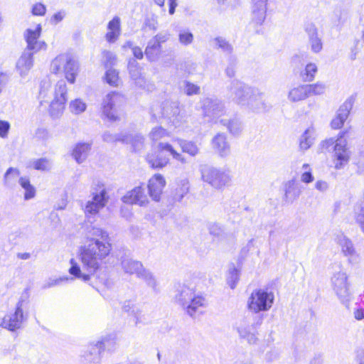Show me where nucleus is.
I'll return each mask as SVG.
<instances>
[{
    "label": "nucleus",
    "mask_w": 364,
    "mask_h": 364,
    "mask_svg": "<svg viewBox=\"0 0 364 364\" xmlns=\"http://www.w3.org/2000/svg\"><path fill=\"white\" fill-rule=\"evenodd\" d=\"M82 235L85 245L80 247L78 254L82 267L75 259H71L68 272L75 278L87 282L100 269L112 246L108 232L100 228L86 225Z\"/></svg>",
    "instance_id": "f257e3e1"
},
{
    "label": "nucleus",
    "mask_w": 364,
    "mask_h": 364,
    "mask_svg": "<svg viewBox=\"0 0 364 364\" xmlns=\"http://www.w3.org/2000/svg\"><path fill=\"white\" fill-rule=\"evenodd\" d=\"M174 298L191 316H193L200 307L205 306V299L200 295H196L194 286L189 283L178 284L176 286Z\"/></svg>",
    "instance_id": "f03ea898"
},
{
    "label": "nucleus",
    "mask_w": 364,
    "mask_h": 364,
    "mask_svg": "<svg viewBox=\"0 0 364 364\" xmlns=\"http://www.w3.org/2000/svg\"><path fill=\"white\" fill-rule=\"evenodd\" d=\"M117 345V336L109 334L95 343H90L82 355L85 364H100L102 353L107 350L112 351Z\"/></svg>",
    "instance_id": "7ed1b4c3"
},
{
    "label": "nucleus",
    "mask_w": 364,
    "mask_h": 364,
    "mask_svg": "<svg viewBox=\"0 0 364 364\" xmlns=\"http://www.w3.org/2000/svg\"><path fill=\"white\" fill-rule=\"evenodd\" d=\"M50 72L54 74L63 73L68 82L73 84L77 75L78 64L71 55L60 54L52 60Z\"/></svg>",
    "instance_id": "20e7f679"
},
{
    "label": "nucleus",
    "mask_w": 364,
    "mask_h": 364,
    "mask_svg": "<svg viewBox=\"0 0 364 364\" xmlns=\"http://www.w3.org/2000/svg\"><path fill=\"white\" fill-rule=\"evenodd\" d=\"M333 289L341 302L347 308L352 298L350 291V283L346 272L340 270L335 272L331 279Z\"/></svg>",
    "instance_id": "39448f33"
},
{
    "label": "nucleus",
    "mask_w": 364,
    "mask_h": 364,
    "mask_svg": "<svg viewBox=\"0 0 364 364\" xmlns=\"http://www.w3.org/2000/svg\"><path fill=\"white\" fill-rule=\"evenodd\" d=\"M251 94L257 95L258 89L250 87L237 80H232L227 86L228 97L240 105L247 104Z\"/></svg>",
    "instance_id": "423d86ee"
},
{
    "label": "nucleus",
    "mask_w": 364,
    "mask_h": 364,
    "mask_svg": "<svg viewBox=\"0 0 364 364\" xmlns=\"http://www.w3.org/2000/svg\"><path fill=\"white\" fill-rule=\"evenodd\" d=\"M274 299V294L264 289L254 291L247 301L248 309L254 312L268 311L272 306Z\"/></svg>",
    "instance_id": "0eeeda50"
},
{
    "label": "nucleus",
    "mask_w": 364,
    "mask_h": 364,
    "mask_svg": "<svg viewBox=\"0 0 364 364\" xmlns=\"http://www.w3.org/2000/svg\"><path fill=\"white\" fill-rule=\"evenodd\" d=\"M125 97L119 92L107 94L102 101V113L111 122L119 119L118 109L125 103Z\"/></svg>",
    "instance_id": "6e6552de"
},
{
    "label": "nucleus",
    "mask_w": 364,
    "mask_h": 364,
    "mask_svg": "<svg viewBox=\"0 0 364 364\" xmlns=\"http://www.w3.org/2000/svg\"><path fill=\"white\" fill-rule=\"evenodd\" d=\"M66 101V82L64 80H60L55 86L54 99L50 105L49 112L53 118H58L62 114Z\"/></svg>",
    "instance_id": "1a4fd4ad"
},
{
    "label": "nucleus",
    "mask_w": 364,
    "mask_h": 364,
    "mask_svg": "<svg viewBox=\"0 0 364 364\" xmlns=\"http://www.w3.org/2000/svg\"><path fill=\"white\" fill-rule=\"evenodd\" d=\"M202 179L212 187L220 189L230 181L229 175L214 167L205 166L201 168Z\"/></svg>",
    "instance_id": "9d476101"
},
{
    "label": "nucleus",
    "mask_w": 364,
    "mask_h": 364,
    "mask_svg": "<svg viewBox=\"0 0 364 364\" xmlns=\"http://www.w3.org/2000/svg\"><path fill=\"white\" fill-rule=\"evenodd\" d=\"M92 200L87 201L85 208L86 215H96L98 213L100 210L106 205L109 198L103 184L100 183L92 188Z\"/></svg>",
    "instance_id": "9b49d317"
},
{
    "label": "nucleus",
    "mask_w": 364,
    "mask_h": 364,
    "mask_svg": "<svg viewBox=\"0 0 364 364\" xmlns=\"http://www.w3.org/2000/svg\"><path fill=\"white\" fill-rule=\"evenodd\" d=\"M24 300L21 298L16 304L14 312L5 315L0 318V327L8 329L10 331H15L21 328L23 323L26 321L23 311Z\"/></svg>",
    "instance_id": "f8f14e48"
},
{
    "label": "nucleus",
    "mask_w": 364,
    "mask_h": 364,
    "mask_svg": "<svg viewBox=\"0 0 364 364\" xmlns=\"http://www.w3.org/2000/svg\"><path fill=\"white\" fill-rule=\"evenodd\" d=\"M203 114L209 122L215 121L224 115V105L218 99L207 97L203 100Z\"/></svg>",
    "instance_id": "ddd939ff"
},
{
    "label": "nucleus",
    "mask_w": 364,
    "mask_h": 364,
    "mask_svg": "<svg viewBox=\"0 0 364 364\" xmlns=\"http://www.w3.org/2000/svg\"><path fill=\"white\" fill-rule=\"evenodd\" d=\"M326 143L328 145H334V156L336 159L335 168L340 169L346 164L349 160V152L346 148V141L343 139L341 135L336 141L333 139L326 141Z\"/></svg>",
    "instance_id": "4468645a"
},
{
    "label": "nucleus",
    "mask_w": 364,
    "mask_h": 364,
    "mask_svg": "<svg viewBox=\"0 0 364 364\" xmlns=\"http://www.w3.org/2000/svg\"><path fill=\"white\" fill-rule=\"evenodd\" d=\"M41 33V26L38 24L35 30L28 28L24 32V38L27 43V47L25 50L36 53L41 50L46 49V44L44 41H39L38 38Z\"/></svg>",
    "instance_id": "2eb2a0df"
},
{
    "label": "nucleus",
    "mask_w": 364,
    "mask_h": 364,
    "mask_svg": "<svg viewBox=\"0 0 364 364\" xmlns=\"http://www.w3.org/2000/svg\"><path fill=\"white\" fill-rule=\"evenodd\" d=\"M162 115L168 119L175 127L185 122V116L181 113L178 104L176 102H166L162 108Z\"/></svg>",
    "instance_id": "dca6fc26"
},
{
    "label": "nucleus",
    "mask_w": 364,
    "mask_h": 364,
    "mask_svg": "<svg viewBox=\"0 0 364 364\" xmlns=\"http://www.w3.org/2000/svg\"><path fill=\"white\" fill-rule=\"evenodd\" d=\"M337 240L341 252L344 256L348 257V262L352 264L358 263L360 255L357 253L352 241L343 235L338 236Z\"/></svg>",
    "instance_id": "f3484780"
},
{
    "label": "nucleus",
    "mask_w": 364,
    "mask_h": 364,
    "mask_svg": "<svg viewBox=\"0 0 364 364\" xmlns=\"http://www.w3.org/2000/svg\"><path fill=\"white\" fill-rule=\"evenodd\" d=\"M122 200L124 203L137 204L140 206H145L149 203L148 197L145 193V188L141 186L135 187L127 192Z\"/></svg>",
    "instance_id": "a211bd4d"
},
{
    "label": "nucleus",
    "mask_w": 364,
    "mask_h": 364,
    "mask_svg": "<svg viewBox=\"0 0 364 364\" xmlns=\"http://www.w3.org/2000/svg\"><path fill=\"white\" fill-rule=\"evenodd\" d=\"M166 185V181L161 174L154 175L149 181L148 190L149 196L155 201H159L163 189Z\"/></svg>",
    "instance_id": "6ab92c4d"
},
{
    "label": "nucleus",
    "mask_w": 364,
    "mask_h": 364,
    "mask_svg": "<svg viewBox=\"0 0 364 364\" xmlns=\"http://www.w3.org/2000/svg\"><path fill=\"white\" fill-rule=\"evenodd\" d=\"M304 29L308 36L311 50L315 53H319L322 50L323 43L318 37L316 25L312 22H306L304 23Z\"/></svg>",
    "instance_id": "aec40b11"
},
{
    "label": "nucleus",
    "mask_w": 364,
    "mask_h": 364,
    "mask_svg": "<svg viewBox=\"0 0 364 364\" xmlns=\"http://www.w3.org/2000/svg\"><path fill=\"white\" fill-rule=\"evenodd\" d=\"M355 98L351 96L348 98L338 110L337 116L332 120L331 127L333 129L341 128L348 118L349 112L352 109Z\"/></svg>",
    "instance_id": "412c9836"
},
{
    "label": "nucleus",
    "mask_w": 364,
    "mask_h": 364,
    "mask_svg": "<svg viewBox=\"0 0 364 364\" xmlns=\"http://www.w3.org/2000/svg\"><path fill=\"white\" fill-rule=\"evenodd\" d=\"M255 112H264L268 111L271 106L264 98V94L258 90V94L250 95L247 104L245 105Z\"/></svg>",
    "instance_id": "4be33fe9"
},
{
    "label": "nucleus",
    "mask_w": 364,
    "mask_h": 364,
    "mask_svg": "<svg viewBox=\"0 0 364 364\" xmlns=\"http://www.w3.org/2000/svg\"><path fill=\"white\" fill-rule=\"evenodd\" d=\"M164 151L166 150L160 149L159 144L156 150L147 154L146 161L152 168H163L168 164L169 159L163 153Z\"/></svg>",
    "instance_id": "5701e85b"
},
{
    "label": "nucleus",
    "mask_w": 364,
    "mask_h": 364,
    "mask_svg": "<svg viewBox=\"0 0 364 364\" xmlns=\"http://www.w3.org/2000/svg\"><path fill=\"white\" fill-rule=\"evenodd\" d=\"M284 201L287 203H292L297 200L301 193L300 183L293 178L284 184Z\"/></svg>",
    "instance_id": "b1692460"
},
{
    "label": "nucleus",
    "mask_w": 364,
    "mask_h": 364,
    "mask_svg": "<svg viewBox=\"0 0 364 364\" xmlns=\"http://www.w3.org/2000/svg\"><path fill=\"white\" fill-rule=\"evenodd\" d=\"M268 0H252V21L262 25L266 18Z\"/></svg>",
    "instance_id": "393cba45"
},
{
    "label": "nucleus",
    "mask_w": 364,
    "mask_h": 364,
    "mask_svg": "<svg viewBox=\"0 0 364 364\" xmlns=\"http://www.w3.org/2000/svg\"><path fill=\"white\" fill-rule=\"evenodd\" d=\"M128 69L129 70V74L132 79L135 81V84L138 87L147 90H149L153 87L152 85L148 84L145 77L141 75V69L136 60H129L128 64Z\"/></svg>",
    "instance_id": "a878e982"
},
{
    "label": "nucleus",
    "mask_w": 364,
    "mask_h": 364,
    "mask_svg": "<svg viewBox=\"0 0 364 364\" xmlns=\"http://www.w3.org/2000/svg\"><path fill=\"white\" fill-rule=\"evenodd\" d=\"M212 146L215 151L221 157L230 154V146L224 134H218L212 139Z\"/></svg>",
    "instance_id": "bb28decb"
},
{
    "label": "nucleus",
    "mask_w": 364,
    "mask_h": 364,
    "mask_svg": "<svg viewBox=\"0 0 364 364\" xmlns=\"http://www.w3.org/2000/svg\"><path fill=\"white\" fill-rule=\"evenodd\" d=\"M33 53L24 50L16 63V68L21 76H25L33 65Z\"/></svg>",
    "instance_id": "cd10ccee"
},
{
    "label": "nucleus",
    "mask_w": 364,
    "mask_h": 364,
    "mask_svg": "<svg viewBox=\"0 0 364 364\" xmlns=\"http://www.w3.org/2000/svg\"><path fill=\"white\" fill-rule=\"evenodd\" d=\"M121 266L124 273L129 275L135 274L136 277L144 268L141 262L129 257H122L121 259Z\"/></svg>",
    "instance_id": "c85d7f7f"
},
{
    "label": "nucleus",
    "mask_w": 364,
    "mask_h": 364,
    "mask_svg": "<svg viewBox=\"0 0 364 364\" xmlns=\"http://www.w3.org/2000/svg\"><path fill=\"white\" fill-rule=\"evenodd\" d=\"M306 85H299L291 87L287 94V99L289 102L296 103L304 101L309 97Z\"/></svg>",
    "instance_id": "c756f323"
},
{
    "label": "nucleus",
    "mask_w": 364,
    "mask_h": 364,
    "mask_svg": "<svg viewBox=\"0 0 364 364\" xmlns=\"http://www.w3.org/2000/svg\"><path fill=\"white\" fill-rule=\"evenodd\" d=\"M108 32L105 35V39L109 43H114L120 36V18L118 16L114 17L107 25Z\"/></svg>",
    "instance_id": "7c9ffc66"
},
{
    "label": "nucleus",
    "mask_w": 364,
    "mask_h": 364,
    "mask_svg": "<svg viewBox=\"0 0 364 364\" xmlns=\"http://www.w3.org/2000/svg\"><path fill=\"white\" fill-rule=\"evenodd\" d=\"M162 53V46L158 42L153 41L151 38L148 41L147 46L144 50V55L150 62L157 61Z\"/></svg>",
    "instance_id": "2f4dec72"
},
{
    "label": "nucleus",
    "mask_w": 364,
    "mask_h": 364,
    "mask_svg": "<svg viewBox=\"0 0 364 364\" xmlns=\"http://www.w3.org/2000/svg\"><path fill=\"white\" fill-rule=\"evenodd\" d=\"M90 143H78L75 145L73 151V156L78 164L82 163L88 156L91 149Z\"/></svg>",
    "instance_id": "473e14b6"
},
{
    "label": "nucleus",
    "mask_w": 364,
    "mask_h": 364,
    "mask_svg": "<svg viewBox=\"0 0 364 364\" xmlns=\"http://www.w3.org/2000/svg\"><path fill=\"white\" fill-rule=\"evenodd\" d=\"M314 130L312 128H308L305 130L300 137L299 148L301 151H306L314 144Z\"/></svg>",
    "instance_id": "72a5a7b5"
},
{
    "label": "nucleus",
    "mask_w": 364,
    "mask_h": 364,
    "mask_svg": "<svg viewBox=\"0 0 364 364\" xmlns=\"http://www.w3.org/2000/svg\"><path fill=\"white\" fill-rule=\"evenodd\" d=\"M177 141L183 152L191 156H196L199 153V148L195 142L181 139H178Z\"/></svg>",
    "instance_id": "f704fd0d"
},
{
    "label": "nucleus",
    "mask_w": 364,
    "mask_h": 364,
    "mask_svg": "<svg viewBox=\"0 0 364 364\" xmlns=\"http://www.w3.org/2000/svg\"><path fill=\"white\" fill-rule=\"evenodd\" d=\"M190 183L187 178H183L178 183L175 190L174 199L176 201H181L184 196L189 192Z\"/></svg>",
    "instance_id": "c9c22d12"
},
{
    "label": "nucleus",
    "mask_w": 364,
    "mask_h": 364,
    "mask_svg": "<svg viewBox=\"0 0 364 364\" xmlns=\"http://www.w3.org/2000/svg\"><path fill=\"white\" fill-rule=\"evenodd\" d=\"M137 277L143 279L147 286L151 287L154 291L156 290L158 285L156 279L152 272H151L149 269H146L144 267Z\"/></svg>",
    "instance_id": "e433bc0d"
},
{
    "label": "nucleus",
    "mask_w": 364,
    "mask_h": 364,
    "mask_svg": "<svg viewBox=\"0 0 364 364\" xmlns=\"http://www.w3.org/2000/svg\"><path fill=\"white\" fill-rule=\"evenodd\" d=\"M220 122L228 127L229 132L233 135H238L241 133L242 127L241 122L237 119H224L220 120Z\"/></svg>",
    "instance_id": "4c0bfd02"
},
{
    "label": "nucleus",
    "mask_w": 364,
    "mask_h": 364,
    "mask_svg": "<svg viewBox=\"0 0 364 364\" xmlns=\"http://www.w3.org/2000/svg\"><path fill=\"white\" fill-rule=\"evenodd\" d=\"M208 229L209 233L213 237L218 239H223L226 237V232L225 228L218 223H209L208 224Z\"/></svg>",
    "instance_id": "58836bf2"
},
{
    "label": "nucleus",
    "mask_w": 364,
    "mask_h": 364,
    "mask_svg": "<svg viewBox=\"0 0 364 364\" xmlns=\"http://www.w3.org/2000/svg\"><path fill=\"white\" fill-rule=\"evenodd\" d=\"M19 183L21 186L25 190V200H30L35 196L36 190L34 187L30 183V181L28 178L21 177L19 178Z\"/></svg>",
    "instance_id": "ea45409f"
},
{
    "label": "nucleus",
    "mask_w": 364,
    "mask_h": 364,
    "mask_svg": "<svg viewBox=\"0 0 364 364\" xmlns=\"http://www.w3.org/2000/svg\"><path fill=\"white\" fill-rule=\"evenodd\" d=\"M29 167H33L34 169L41 171H47L50 170L52 163L46 158H41L37 160L31 161L29 162Z\"/></svg>",
    "instance_id": "a19ab883"
},
{
    "label": "nucleus",
    "mask_w": 364,
    "mask_h": 364,
    "mask_svg": "<svg viewBox=\"0 0 364 364\" xmlns=\"http://www.w3.org/2000/svg\"><path fill=\"white\" fill-rule=\"evenodd\" d=\"M317 72V66L314 63H309L305 69L301 73V76L304 82H311Z\"/></svg>",
    "instance_id": "79ce46f5"
},
{
    "label": "nucleus",
    "mask_w": 364,
    "mask_h": 364,
    "mask_svg": "<svg viewBox=\"0 0 364 364\" xmlns=\"http://www.w3.org/2000/svg\"><path fill=\"white\" fill-rule=\"evenodd\" d=\"M86 107V104L81 99L72 100L69 105V109L74 114H80L84 112Z\"/></svg>",
    "instance_id": "37998d69"
},
{
    "label": "nucleus",
    "mask_w": 364,
    "mask_h": 364,
    "mask_svg": "<svg viewBox=\"0 0 364 364\" xmlns=\"http://www.w3.org/2000/svg\"><path fill=\"white\" fill-rule=\"evenodd\" d=\"M159 146L160 149H166V151L169 152L174 159L180 161L183 164L187 163L186 159L183 155L178 153L171 144L168 143H159Z\"/></svg>",
    "instance_id": "c03bdc74"
},
{
    "label": "nucleus",
    "mask_w": 364,
    "mask_h": 364,
    "mask_svg": "<svg viewBox=\"0 0 364 364\" xmlns=\"http://www.w3.org/2000/svg\"><path fill=\"white\" fill-rule=\"evenodd\" d=\"M308 90V94L311 95H320L325 92L326 86L322 82H316L314 84H306Z\"/></svg>",
    "instance_id": "a18cd8bd"
},
{
    "label": "nucleus",
    "mask_w": 364,
    "mask_h": 364,
    "mask_svg": "<svg viewBox=\"0 0 364 364\" xmlns=\"http://www.w3.org/2000/svg\"><path fill=\"white\" fill-rule=\"evenodd\" d=\"M213 41L215 43V48L221 49L223 52L230 54L233 51L232 45L223 37H217Z\"/></svg>",
    "instance_id": "49530a36"
},
{
    "label": "nucleus",
    "mask_w": 364,
    "mask_h": 364,
    "mask_svg": "<svg viewBox=\"0 0 364 364\" xmlns=\"http://www.w3.org/2000/svg\"><path fill=\"white\" fill-rule=\"evenodd\" d=\"M168 136V132L161 127H156L153 128L151 132L149 133V138L153 141H157Z\"/></svg>",
    "instance_id": "de8ad7c7"
},
{
    "label": "nucleus",
    "mask_w": 364,
    "mask_h": 364,
    "mask_svg": "<svg viewBox=\"0 0 364 364\" xmlns=\"http://www.w3.org/2000/svg\"><path fill=\"white\" fill-rule=\"evenodd\" d=\"M124 137H127V141H123L124 143H131L135 151L140 150L144 144V139L141 135L136 134L134 136L124 135Z\"/></svg>",
    "instance_id": "09e8293b"
},
{
    "label": "nucleus",
    "mask_w": 364,
    "mask_h": 364,
    "mask_svg": "<svg viewBox=\"0 0 364 364\" xmlns=\"http://www.w3.org/2000/svg\"><path fill=\"white\" fill-rule=\"evenodd\" d=\"M19 176L20 171L18 168L12 167L8 168L4 176V184L7 186H9L12 181L17 178Z\"/></svg>",
    "instance_id": "8fccbe9b"
},
{
    "label": "nucleus",
    "mask_w": 364,
    "mask_h": 364,
    "mask_svg": "<svg viewBox=\"0 0 364 364\" xmlns=\"http://www.w3.org/2000/svg\"><path fill=\"white\" fill-rule=\"evenodd\" d=\"M105 142L113 143L116 141H127V137H124L122 134H111L109 132H105L102 136Z\"/></svg>",
    "instance_id": "3c124183"
},
{
    "label": "nucleus",
    "mask_w": 364,
    "mask_h": 364,
    "mask_svg": "<svg viewBox=\"0 0 364 364\" xmlns=\"http://www.w3.org/2000/svg\"><path fill=\"white\" fill-rule=\"evenodd\" d=\"M105 80L111 86H118L119 79L117 71L112 68L108 69L105 73Z\"/></svg>",
    "instance_id": "603ef678"
},
{
    "label": "nucleus",
    "mask_w": 364,
    "mask_h": 364,
    "mask_svg": "<svg viewBox=\"0 0 364 364\" xmlns=\"http://www.w3.org/2000/svg\"><path fill=\"white\" fill-rule=\"evenodd\" d=\"M181 87L183 89V92L188 96L200 94V87L191 82L184 81L183 82V86Z\"/></svg>",
    "instance_id": "864d4df0"
},
{
    "label": "nucleus",
    "mask_w": 364,
    "mask_h": 364,
    "mask_svg": "<svg viewBox=\"0 0 364 364\" xmlns=\"http://www.w3.org/2000/svg\"><path fill=\"white\" fill-rule=\"evenodd\" d=\"M356 221L359 223L362 231L364 232V201L357 204L355 208Z\"/></svg>",
    "instance_id": "5fc2aeb1"
},
{
    "label": "nucleus",
    "mask_w": 364,
    "mask_h": 364,
    "mask_svg": "<svg viewBox=\"0 0 364 364\" xmlns=\"http://www.w3.org/2000/svg\"><path fill=\"white\" fill-rule=\"evenodd\" d=\"M239 280V270L236 268L233 267L232 269H230L227 282L231 289H235L237 282Z\"/></svg>",
    "instance_id": "6e6d98bb"
},
{
    "label": "nucleus",
    "mask_w": 364,
    "mask_h": 364,
    "mask_svg": "<svg viewBox=\"0 0 364 364\" xmlns=\"http://www.w3.org/2000/svg\"><path fill=\"white\" fill-rule=\"evenodd\" d=\"M130 316L133 318L135 326H138L140 323H144L146 322L145 315L143 314L141 308L138 306Z\"/></svg>",
    "instance_id": "4d7b16f0"
},
{
    "label": "nucleus",
    "mask_w": 364,
    "mask_h": 364,
    "mask_svg": "<svg viewBox=\"0 0 364 364\" xmlns=\"http://www.w3.org/2000/svg\"><path fill=\"white\" fill-rule=\"evenodd\" d=\"M178 40L181 44L188 46L192 43L193 41V35L188 31H181L178 35Z\"/></svg>",
    "instance_id": "13d9d810"
},
{
    "label": "nucleus",
    "mask_w": 364,
    "mask_h": 364,
    "mask_svg": "<svg viewBox=\"0 0 364 364\" xmlns=\"http://www.w3.org/2000/svg\"><path fill=\"white\" fill-rule=\"evenodd\" d=\"M102 58L105 67L114 65L117 59L116 55L112 52L108 50L102 52Z\"/></svg>",
    "instance_id": "bf43d9fd"
},
{
    "label": "nucleus",
    "mask_w": 364,
    "mask_h": 364,
    "mask_svg": "<svg viewBox=\"0 0 364 364\" xmlns=\"http://www.w3.org/2000/svg\"><path fill=\"white\" fill-rule=\"evenodd\" d=\"M50 80L48 77L43 79L40 83V95L42 96L43 97H45L46 96L47 92L50 88Z\"/></svg>",
    "instance_id": "052dcab7"
},
{
    "label": "nucleus",
    "mask_w": 364,
    "mask_h": 364,
    "mask_svg": "<svg viewBox=\"0 0 364 364\" xmlns=\"http://www.w3.org/2000/svg\"><path fill=\"white\" fill-rule=\"evenodd\" d=\"M170 36L168 31H162L157 33L151 39L162 46V43H166L170 38Z\"/></svg>",
    "instance_id": "680f3d73"
},
{
    "label": "nucleus",
    "mask_w": 364,
    "mask_h": 364,
    "mask_svg": "<svg viewBox=\"0 0 364 364\" xmlns=\"http://www.w3.org/2000/svg\"><path fill=\"white\" fill-rule=\"evenodd\" d=\"M136 306H137L133 301L131 300H127L123 303L122 309L124 312L128 314V315L130 316Z\"/></svg>",
    "instance_id": "e2e57ef3"
},
{
    "label": "nucleus",
    "mask_w": 364,
    "mask_h": 364,
    "mask_svg": "<svg viewBox=\"0 0 364 364\" xmlns=\"http://www.w3.org/2000/svg\"><path fill=\"white\" fill-rule=\"evenodd\" d=\"M46 6L41 3H37L32 7V14L35 16H43L46 14Z\"/></svg>",
    "instance_id": "0e129e2a"
},
{
    "label": "nucleus",
    "mask_w": 364,
    "mask_h": 364,
    "mask_svg": "<svg viewBox=\"0 0 364 364\" xmlns=\"http://www.w3.org/2000/svg\"><path fill=\"white\" fill-rule=\"evenodd\" d=\"M10 129V124L6 121L0 120V136L5 138Z\"/></svg>",
    "instance_id": "69168bd1"
},
{
    "label": "nucleus",
    "mask_w": 364,
    "mask_h": 364,
    "mask_svg": "<svg viewBox=\"0 0 364 364\" xmlns=\"http://www.w3.org/2000/svg\"><path fill=\"white\" fill-rule=\"evenodd\" d=\"M314 178L311 170L305 171L301 176V181L305 183H309L314 181Z\"/></svg>",
    "instance_id": "338daca9"
},
{
    "label": "nucleus",
    "mask_w": 364,
    "mask_h": 364,
    "mask_svg": "<svg viewBox=\"0 0 364 364\" xmlns=\"http://www.w3.org/2000/svg\"><path fill=\"white\" fill-rule=\"evenodd\" d=\"M36 135V137L42 140H46L49 137V133L48 130L44 128L38 129Z\"/></svg>",
    "instance_id": "774afa93"
}]
</instances>
